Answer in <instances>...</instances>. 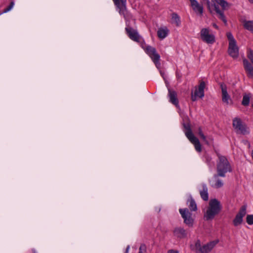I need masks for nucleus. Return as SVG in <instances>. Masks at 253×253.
Here are the masks:
<instances>
[{
    "label": "nucleus",
    "mask_w": 253,
    "mask_h": 253,
    "mask_svg": "<svg viewBox=\"0 0 253 253\" xmlns=\"http://www.w3.org/2000/svg\"><path fill=\"white\" fill-rule=\"evenodd\" d=\"M168 30L167 29H160L157 32V35L159 38L164 39L168 35Z\"/></svg>",
    "instance_id": "obj_27"
},
{
    "label": "nucleus",
    "mask_w": 253,
    "mask_h": 253,
    "mask_svg": "<svg viewBox=\"0 0 253 253\" xmlns=\"http://www.w3.org/2000/svg\"><path fill=\"white\" fill-rule=\"evenodd\" d=\"M202 1L203 2L206 4L207 8L211 13H212V11L214 10L217 14H218V18L221 19L225 25L227 24V20L224 14V10L222 8V10H220L218 5L215 3L214 2H216V1L214 0L211 2H210L209 0H202Z\"/></svg>",
    "instance_id": "obj_3"
},
{
    "label": "nucleus",
    "mask_w": 253,
    "mask_h": 253,
    "mask_svg": "<svg viewBox=\"0 0 253 253\" xmlns=\"http://www.w3.org/2000/svg\"><path fill=\"white\" fill-rule=\"evenodd\" d=\"M143 48L146 53L150 57L156 66L158 67V65H160V56L157 52L156 48L150 45L145 46L143 47Z\"/></svg>",
    "instance_id": "obj_4"
},
{
    "label": "nucleus",
    "mask_w": 253,
    "mask_h": 253,
    "mask_svg": "<svg viewBox=\"0 0 253 253\" xmlns=\"http://www.w3.org/2000/svg\"><path fill=\"white\" fill-rule=\"evenodd\" d=\"M13 4H14V2L13 1L11 2V3H10V5L6 8L4 9V12H7L9 10H10L11 8L13 7Z\"/></svg>",
    "instance_id": "obj_36"
},
{
    "label": "nucleus",
    "mask_w": 253,
    "mask_h": 253,
    "mask_svg": "<svg viewBox=\"0 0 253 253\" xmlns=\"http://www.w3.org/2000/svg\"><path fill=\"white\" fill-rule=\"evenodd\" d=\"M146 249V246L144 244H142L140 246L139 249L138 253H143V251L145 252Z\"/></svg>",
    "instance_id": "obj_35"
},
{
    "label": "nucleus",
    "mask_w": 253,
    "mask_h": 253,
    "mask_svg": "<svg viewBox=\"0 0 253 253\" xmlns=\"http://www.w3.org/2000/svg\"><path fill=\"white\" fill-rule=\"evenodd\" d=\"M246 221L248 224L252 225L253 224V215L249 214L247 216Z\"/></svg>",
    "instance_id": "obj_32"
},
{
    "label": "nucleus",
    "mask_w": 253,
    "mask_h": 253,
    "mask_svg": "<svg viewBox=\"0 0 253 253\" xmlns=\"http://www.w3.org/2000/svg\"><path fill=\"white\" fill-rule=\"evenodd\" d=\"M219 84L221 89L222 101L226 104H228L229 101L231 100V98L227 92V86L223 83H221Z\"/></svg>",
    "instance_id": "obj_12"
},
{
    "label": "nucleus",
    "mask_w": 253,
    "mask_h": 253,
    "mask_svg": "<svg viewBox=\"0 0 253 253\" xmlns=\"http://www.w3.org/2000/svg\"><path fill=\"white\" fill-rule=\"evenodd\" d=\"M227 37L229 40V43H235L236 41L235 40L232 34L230 32H228L226 34Z\"/></svg>",
    "instance_id": "obj_31"
},
{
    "label": "nucleus",
    "mask_w": 253,
    "mask_h": 253,
    "mask_svg": "<svg viewBox=\"0 0 253 253\" xmlns=\"http://www.w3.org/2000/svg\"><path fill=\"white\" fill-rule=\"evenodd\" d=\"M168 96L169 98V101L176 107H178L179 101L177 98V94L175 91L173 89L169 88Z\"/></svg>",
    "instance_id": "obj_14"
},
{
    "label": "nucleus",
    "mask_w": 253,
    "mask_h": 253,
    "mask_svg": "<svg viewBox=\"0 0 253 253\" xmlns=\"http://www.w3.org/2000/svg\"><path fill=\"white\" fill-rule=\"evenodd\" d=\"M171 19L174 21L175 25L178 27L180 25V17L176 13H173L171 14Z\"/></svg>",
    "instance_id": "obj_26"
},
{
    "label": "nucleus",
    "mask_w": 253,
    "mask_h": 253,
    "mask_svg": "<svg viewBox=\"0 0 253 253\" xmlns=\"http://www.w3.org/2000/svg\"><path fill=\"white\" fill-rule=\"evenodd\" d=\"M219 175L217 173L214 174L213 177L209 180V183L212 187L219 188L223 186V182L219 178Z\"/></svg>",
    "instance_id": "obj_11"
},
{
    "label": "nucleus",
    "mask_w": 253,
    "mask_h": 253,
    "mask_svg": "<svg viewBox=\"0 0 253 253\" xmlns=\"http://www.w3.org/2000/svg\"><path fill=\"white\" fill-rule=\"evenodd\" d=\"M201 38L203 41L207 43L212 44L215 42V37L212 34H210L209 30L203 28L201 31Z\"/></svg>",
    "instance_id": "obj_6"
},
{
    "label": "nucleus",
    "mask_w": 253,
    "mask_h": 253,
    "mask_svg": "<svg viewBox=\"0 0 253 253\" xmlns=\"http://www.w3.org/2000/svg\"><path fill=\"white\" fill-rule=\"evenodd\" d=\"M202 246L201 245V242L199 240H198L195 243V251L197 253H201L200 251L202 250Z\"/></svg>",
    "instance_id": "obj_30"
},
{
    "label": "nucleus",
    "mask_w": 253,
    "mask_h": 253,
    "mask_svg": "<svg viewBox=\"0 0 253 253\" xmlns=\"http://www.w3.org/2000/svg\"><path fill=\"white\" fill-rule=\"evenodd\" d=\"M216 2L220 5L223 10H225L229 7L228 3L224 0H214Z\"/></svg>",
    "instance_id": "obj_28"
},
{
    "label": "nucleus",
    "mask_w": 253,
    "mask_h": 253,
    "mask_svg": "<svg viewBox=\"0 0 253 253\" xmlns=\"http://www.w3.org/2000/svg\"><path fill=\"white\" fill-rule=\"evenodd\" d=\"M189 141L194 145L195 149L197 151L200 152L202 151L201 145L199 139L195 136L188 139Z\"/></svg>",
    "instance_id": "obj_18"
},
{
    "label": "nucleus",
    "mask_w": 253,
    "mask_h": 253,
    "mask_svg": "<svg viewBox=\"0 0 253 253\" xmlns=\"http://www.w3.org/2000/svg\"><path fill=\"white\" fill-rule=\"evenodd\" d=\"M251 93H244L243 94V100L242 101V105L244 106H247L249 105L250 98L251 97Z\"/></svg>",
    "instance_id": "obj_24"
},
{
    "label": "nucleus",
    "mask_w": 253,
    "mask_h": 253,
    "mask_svg": "<svg viewBox=\"0 0 253 253\" xmlns=\"http://www.w3.org/2000/svg\"><path fill=\"white\" fill-rule=\"evenodd\" d=\"M233 126L236 129L237 132L239 131L243 134H246L247 132L245 126L242 124L241 120L239 118H235L233 119Z\"/></svg>",
    "instance_id": "obj_9"
},
{
    "label": "nucleus",
    "mask_w": 253,
    "mask_h": 253,
    "mask_svg": "<svg viewBox=\"0 0 253 253\" xmlns=\"http://www.w3.org/2000/svg\"><path fill=\"white\" fill-rule=\"evenodd\" d=\"M243 65L245 70L249 78H253V67L248 60H243Z\"/></svg>",
    "instance_id": "obj_15"
},
{
    "label": "nucleus",
    "mask_w": 253,
    "mask_h": 253,
    "mask_svg": "<svg viewBox=\"0 0 253 253\" xmlns=\"http://www.w3.org/2000/svg\"><path fill=\"white\" fill-rule=\"evenodd\" d=\"M129 249V247H127L126 249V253H128V250Z\"/></svg>",
    "instance_id": "obj_40"
},
{
    "label": "nucleus",
    "mask_w": 253,
    "mask_h": 253,
    "mask_svg": "<svg viewBox=\"0 0 253 253\" xmlns=\"http://www.w3.org/2000/svg\"><path fill=\"white\" fill-rule=\"evenodd\" d=\"M249 1L253 3V0H249Z\"/></svg>",
    "instance_id": "obj_41"
},
{
    "label": "nucleus",
    "mask_w": 253,
    "mask_h": 253,
    "mask_svg": "<svg viewBox=\"0 0 253 253\" xmlns=\"http://www.w3.org/2000/svg\"><path fill=\"white\" fill-rule=\"evenodd\" d=\"M126 33L128 37L132 41L138 42L140 39V36L136 30L130 27L125 28Z\"/></svg>",
    "instance_id": "obj_10"
},
{
    "label": "nucleus",
    "mask_w": 253,
    "mask_h": 253,
    "mask_svg": "<svg viewBox=\"0 0 253 253\" xmlns=\"http://www.w3.org/2000/svg\"><path fill=\"white\" fill-rule=\"evenodd\" d=\"M228 53L234 58H237L239 56V48L235 43H229Z\"/></svg>",
    "instance_id": "obj_13"
},
{
    "label": "nucleus",
    "mask_w": 253,
    "mask_h": 253,
    "mask_svg": "<svg viewBox=\"0 0 253 253\" xmlns=\"http://www.w3.org/2000/svg\"><path fill=\"white\" fill-rule=\"evenodd\" d=\"M203 189L200 191V194L202 199L205 201H207L209 200L208 189L206 184L202 185Z\"/></svg>",
    "instance_id": "obj_20"
},
{
    "label": "nucleus",
    "mask_w": 253,
    "mask_h": 253,
    "mask_svg": "<svg viewBox=\"0 0 253 253\" xmlns=\"http://www.w3.org/2000/svg\"><path fill=\"white\" fill-rule=\"evenodd\" d=\"M215 245V244L212 242L202 246V250L200 251L201 253H208L212 249Z\"/></svg>",
    "instance_id": "obj_19"
},
{
    "label": "nucleus",
    "mask_w": 253,
    "mask_h": 253,
    "mask_svg": "<svg viewBox=\"0 0 253 253\" xmlns=\"http://www.w3.org/2000/svg\"><path fill=\"white\" fill-rule=\"evenodd\" d=\"M183 127L184 128L185 134L188 139L194 136L192 132L190 126L189 124H183Z\"/></svg>",
    "instance_id": "obj_22"
},
{
    "label": "nucleus",
    "mask_w": 253,
    "mask_h": 253,
    "mask_svg": "<svg viewBox=\"0 0 253 253\" xmlns=\"http://www.w3.org/2000/svg\"><path fill=\"white\" fill-rule=\"evenodd\" d=\"M213 26L215 28H216V29H218V26H217V25H216V24H213Z\"/></svg>",
    "instance_id": "obj_39"
},
{
    "label": "nucleus",
    "mask_w": 253,
    "mask_h": 253,
    "mask_svg": "<svg viewBox=\"0 0 253 253\" xmlns=\"http://www.w3.org/2000/svg\"><path fill=\"white\" fill-rule=\"evenodd\" d=\"M243 26L245 29L253 33V20L244 21L243 22Z\"/></svg>",
    "instance_id": "obj_25"
},
{
    "label": "nucleus",
    "mask_w": 253,
    "mask_h": 253,
    "mask_svg": "<svg viewBox=\"0 0 253 253\" xmlns=\"http://www.w3.org/2000/svg\"><path fill=\"white\" fill-rule=\"evenodd\" d=\"M191 3L193 10L195 12H198L199 14L202 15L203 13V7L200 5L196 0H189Z\"/></svg>",
    "instance_id": "obj_16"
},
{
    "label": "nucleus",
    "mask_w": 253,
    "mask_h": 253,
    "mask_svg": "<svg viewBox=\"0 0 253 253\" xmlns=\"http://www.w3.org/2000/svg\"><path fill=\"white\" fill-rule=\"evenodd\" d=\"M206 84L204 81L200 82L198 87V96L200 98H202L204 96V88H205Z\"/></svg>",
    "instance_id": "obj_23"
},
{
    "label": "nucleus",
    "mask_w": 253,
    "mask_h": 253,
    "mask_svg": "<svg viewBox=\"0 0 253 253\" xmlns=\"http://www.w3.org/2000/svg\"><path fill=\"white\" fill-rule=\"evenodd\" d=\"M118 9L120 14L126 17V0H112Z\"/></svg>",
    "instance_id": "obj_8"
},
{
    "label": "nucleus",
    "mask_w": 253,
    "mask_h": 253,
    "mask_svg": "<svg viewBox=\"0 0 253 253\" xmlns=\"http://www.w3.org/2000/svg\"><path fill=\"white\" fill-rule=\"evenodd\" d=\"M222 206L220 202L216 199H211L206 211L204 214V218L206 221L212 220L221 211Z\"/></svg>",
    "instance_id": "obj_1"
},
{
    "label": "nucleus",
    "mask_w": 253,
    "mask_h": 253,
    "mask_svg": "<svg viewBox=\"0 0 253 253\" xmlns=\"http://www.w3.org/2000/svg\"><path fill=\"white\" fill-rule=\"evenodd\" d=\"M252 107H253V102L252 103Z\"/></svg>",
    "instance_id": "obj_42"
},
{
    "label": "nucleus",
    "mask_w": 253,
    "mask_h": 253,
    "mask_svg": "<svg viewBox=\"0 0 253 253\" xmlns=\"http://www.w3.org/2000/svg\"><path fill=\"white\" fill-rule=\"evenodd\" d=\"M218 161L217 162V173L220 177H224L227 172H231L232 169L231 165L227 158L223 156L218 154Z\"/></svg>",
    "instance_id": "obj_2"
},
{
    "label": "nucleus",
    "mask_w": 253,
    "mask_h": 253,
    "mask_svg": "<svg viewBox=\"0 0 253 253\" xmlns=\"http://www.w3.org/2000/svg\"><path fill=\"white\" fill-rule=\"evenodd\" d=\"M247 207L246 205L242 206L240 208L238 213L236 214L233 222L235 226H237L242 224L243 217L246 214Z\"/></svg>",
    "instance_id": "obj_7"
},
{
    "label": "nucleus",
    "mask_w": 253,
    "mask_h": 253,
    "mask_svg": "<svg viewBox=\"0 0 253 253\" xmlns=\"http://www.w3.org/2000/svg\"><path fill=\"white\" fill-rule=\"evenodd\" d=\"M248 57L250 59L252 63L253 64V51L250 50V51L248 53Z\"/></svg>",
    "instance_id": "obj_33"
},
{
    "label": "nucleus",
    "mask_w": 253,
    "mask_h": 253,
    "mask_svg": "<svg viewBox=\"0 0 253 253\" xmlns=\"http://www.w3.org/2000/svg\"><path fill=\"white\" fill-rule=\"evenodd\" d=\"M198 91H197V90H196L194 92V94L193 95V94H192V95H191V99L193 101H195L196 100L197 97L198 96Z\"/></svg>",
    "instance_id": "obj_34"
},
{
    "label": "nucleus",
    "mask_w": 253,
    "mask_h": 253,
    "mask_svg": "<svg viewBox=\"0 0 253 253\" xmlns=\"http://www.w3.org/2000/svg\"><path fill=\"white\" fill-rule=\"evenodd\" d=\"M160 74H161V76H162V77L163 78V79L165 80V78L164 77V74H165L164 73H163L162 71H160Z\"/></svg>",
    "instance_id": "obj_38"
},
{
    "label": "nucleus",
    "mask_w": 253,
    "mask_h": 253,
    "mask_svg": "<svg viewBox=\"0 0 253 253\" xmlns=\"http://www.w3.org/2000/svg\"><path fill=\"white\" fill-rule=\"evenodd\" d=\"M173 233L178 238H183L187 236V231L183 228L177 227L173 230Z\"/></svg>",
    "instance_id": "obj_17"
},
{
    "label": "nucleus",
    "mask_w": 253,
    "mask_h": 253,
    "mask_svg": "<svg viewBox=\"0 0 253 253\" xmlns=\"http://www.w3.org/2000/svg\"><path fill=\"white\" fill-rule=\"evenodd\" d=\"M179 211L184 219V223L189 227L193 226L194 219L192 217V213L187 208L180 209Z\"/></svg>",
    "instance_id": "obj_5"
},
{
    "label": "nucleus",
    "mask_w": 253,
    "mask_h": 253,
    "mask_svg": "<svg viewBox=\"0 0 253 253\" xmlns=\"http://www.w3.org/2000/svg\"><path fill=\"white\" fill-rule=\"evenodd\" d=\"M198 134H199V136L200 137V138L203 140V141H204L205 142L206 144H207L208 145L209 144V142L207 140L206 136L204 134V133L202 130V129L200 127H199L198 128Z\"/></svg>",
    "instance_id": "obj_29"
},
{
    "label": "nucleus",
    "mask_w": 253,
    "mask_h": 253,
    "mask_svg": "<svg viewBox=\"0 0 253 253\" xmlns=\"http://www.w3.org/2000/svg\"><path fill=\"white\" fill-rule=\"evenodd\" d=\"M168 253H178V252L173 250H170L168 251Z\"/></svg>",
    "instance_id": "obj_37"
},
{
    "label": "nucleus",
    "mask_w": 253,
    "mask_h": 253,
    "mask_svg": "<svg viewBox=\"0 0 253 253\" xmlns=\"http://www.w3.org/2000/svg\"><path fill=\"white\" fill-rule=\"evenodd\" d=\"M187 203H189L188 208L190 211H195L197 210V204L191 196L187 200Z\"/></svg>",
    "instance_id": "obj_21"
}]
</instances>
